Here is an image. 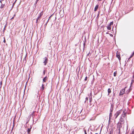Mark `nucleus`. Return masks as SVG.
I'll use <instances>...</instances> for the list:
<instances>
[{
  "label": "nucleus",
  "mask_w": 134,
  "mask_h": 134,
  "mask_svg": "<svg viewBox=\"0 0 134 134\" xmlns=\"http://www.w3.org/2000/svg\"><path fill=\"white\" fill-rule=\"evenodd\" d=\"M88 79V77L87 76H86V77L85 78V80L86 81L87 80V79Z\"/></svg>",
  "instance_id": "nucleus-21"
},
{
  "label": "nucleus",
  "mask_w": 134,
  "mask_h": 134,
  "mask_svg": "<svg viewBox=\"0 0 134 134\" xmlns=\"http://www.w3.org/2000/svg\"><path fill=\"white\" fill-rule=\"evenodd\" d=\"M134 52H133V53H132V55H131V57H130V58H131V57H133V55H134Z\"/></svg>",
  "instance_id": "nucleus-22"
},
{
  "label": "nucleus",
  "mask_w": 134,
  "mask_h": 134,
  "mask_svg": "<svg viewBox=\"0 0 134 134\" xmlns=\"http://www.w3.org/2000/svg\"><path fill=\"white\" fill-rule=\"evenodd\" d=\"M38 19H36V23H37L38 22Z\"/></svg>",
  "instance_id": "nucleus-25"
},
{
  "label": "nucleus",
  "mask_w": 134,
  "mask_h": 134,
  "mask_svg": "<svg viewBox=\"0 0 134 134\" xmlns=\"http://www.w3.org/2000/svg\"><path fill=\"white\" fill-rule=\"evenodd\" d=\"M41 88L42 91H43L44 89V85L43 84L42 85Z\"/></svg>",
  "instance_id": "nucleus-8"
},
{
  "label": "nucleus",
  "mask_w": 134,
  "mask_h": 134,
  "mask_svg": "<svg viewBox=\"0 0 134 134\" xmlns=\"http://www.w3.org/2000/svg\"><path fill=\"white\" fill-rule=\"evenodd\" d=\"M120 111H117L116 113L114 115V117L115 119H116L119 116V115L120 114Z\"/></svg>",
  "instance_id": "nucleus-2"
},
{
  "label": "nucleus",
  "mask_w": 134,
  "mask_h": 134,
  "mask_svg": "<svg viewBox=\"0 0 134 134\" xmlns=\"http://www.w3.org/2000/svg\"><path fill=\"white\" fill-rule=\"evenodd\" d=\"M125 134H128V133H126Z\"/></svg>",
  "instance_id": "nucleus-33"
},
{
  "label": "nucleus",
  "mask_w": 134,
  "mask_h": 134,
  "mask_svg": "<svg viewBox=\"0 0 134 134\" xmlns=\"http://www.w3.org/2000/svg\"><path fill=\"white\" fill-rule=\"evenodd\" d=\"M124 121V120L123 119L121 118L120 119V121L121 122H122Z\"/></svg>",
  "instance_id": "nucleus-19"
},
{
  "label": "nucleus",
  "mask_w": 134,
  "mask_h": 134,
  "mask_svg": "<svg viewBox=\"0 0 134 134\" xmlns=\"http://www.w3.org/2000/svg\"><path fill=\"white\" fill-rule=\"evenodd\" d=\"M47 80V77H45L43 79V82H45Z\"/></svg>",
  "instance_id": "nucleus-12"
},
{
  "label": "nucleus",
  "mask_w": 134,
  "mask_h": 134,
  "mask_svg": "<svg viewBox=\"0 0 134 134\" xmlns=\"http://www.w3.org/2000/svg\"><path fill=\"white\" fill-rule=\"evenodd\" d=\"M43 74L44 75L45 73V70H44L43 71Z\"/></svg>",
  "instance_id": "nucleus-24"
},
{
  "label": "nucleus",
  "mask_w": 134,
  "mask_h": 134,
  "mask_svg": "<svg viewBox=\"0 0 134 134\" xmlns=\"http://www.w3.org/2000/svg\"><path fill=\"white\" fill-rule=\"evenodd\" d=\"M43 63H44V65H46L47 64L48 62V58L46 57H44L43 59Z\"/></svg>",
  "instance_id": "nucleus-1"
},
{
  "label": "nucleus",
  "mask_w": 134,
  "mask_h": 134,
  "mask_svg": "<svg viewBox=\"0 0 134 134\" xmlns=\"http://www.w3.org/2000/svg\"><path fill=\"white\" fill-rule=\"evenodd\" d=\"M108 95L111 92L110 89V88H108Z\"/></svg>",
  "instance_id": "nucleus-9"
},
{
  "label": "nucleus",
  "mask_w": 134,
  "mask_h": 134,
  "mask_svg": "<svg viewBox=\"0 0 134 134\" xmlns=\"http://www.w3.org/2000/svg\"><path fill=\"white\" fill-rule=\"evenodd\" d=\"M95 134H98V133H96Z\"/></svg>",
  "instance_id": "nucleus-36"
},
{
  "label": "nucleus",
  "mask_w": 134,
  "mask_h": 134,
  "mask_svg": "<svg viewBox=\"0 0 134 134\" xmlns=\"http://www.w3.org/2000/svg\"><path fill=\"white\" fill-rule=\"evenodd\" d=\"M39 92V91L38 90V91H36V93L35 94V95L37 97L38 96Z\"/></svg>",
  "instance_id": "nucleus-10"
},
{
  "label": "nucleus",
  "mask_w": 134,
  "mask_h": 134,
  "mask_svg": "<svg viewBox=\"0 0 134 134\" xmlns=\"http://www.w3.org/2000/svg\"><path fill=\"white\" fill-rule=\"evenodd\" d=\"M113 22H111L109 25H110V26H111L112 25H113Z\"/></svg>",
  "instance_id": "nucleus-18"
},
{
  "label": "nucleus",
  "mask_w": 134,
  "mask_h": 134,
  "mask_svg": "<svg viewBox=\"0 0 134 134\" xmlns=\"http://www.w3.org/2000/svg\"><path fill=\"white\" fill-rule=\"evenodd\" d=\"M39 0H36V3H37V2H38V1H39Z\"/></svg>",
  "instance_id": "nucleus-30"
},
{
  "label": "nucleus",
  "mask_w": 134,
  "mask_h": 134,
  "mask_svg": "<svg viewBox=\"0 0 134 134\" xmlns=\"http://www.w3.org/2000/svg\"><path fill=\"white\" fill-rule=\"evenodd\" d=\"M126 113L127 112L126 111H124L122 115V116L124 117L126 115Z\"/></svg>",
  "instance_id": "nucleus-6"
},
{
  "label": "nucleus",
  "mask_w": 134,
  "mask_h": 134,
  "mask_svg": "<svg viewBox=\"0 0 134 134\" xmlns=\"http://www.w3.org/2000/svg\"><path fill=\"white\" fill-rule=\"evenodd\" d=\"M130 134H134V129L133 131H132L131 133Z\"/></svg>",
  "instance_id": "nucleus-20"
},
{
  "label": "nucleus",
  "mask_w": 134,
  "mask_h": 134,
  "mask_svg": "<svg viewBox=\"0 0 134 134\" xmlns=\"http://www.w3.org/2000/svg\"><path fill=\"white\" fill-rule=\"evenodd\" d=\"M26 55L24 58V60H26Z\"/></svg>",
  "instance_id": "nucleus-26"
},
{
  "label": "nucleus",
  "mask_w": 134,
  "mask_h": 134,
  "mask_svg": "<svg viewBox=\"0 0 134 134\" xmlns=\"http://www.w3.org/2000/svg\"><path fill=\"white\" fill-rule=\"evenodd\" d=\"M91 94H92V93H90V95H91Z\"/></svg>",
  "instance_id": "nucleus-34"
},
{
  "label": "nucleus",
  "mask_w": 134,
  "mask_h": 134,
  "mask_svg": "<svg viewBox=\"0 0 134 134\" xmlns=\"http://www.w3.org/2000/svg\"><path fill=\"white\" fill-rule=\"evenodd\" d=\"M3 42H4V43H5V39H4L3 41Z\"/></svg>",
  "instance_id": "nucleus-27"
},
{
  "label": "nucleus",
  "mask_w": 134,
  "mask_h": 134,
  "mask_svg": "<svg viewBox=\"0 0 134 134\" xmlns=\"http://www.w3.org/2000/svg\"><path fill=\"white\" fill-rule=\"evenodd\" d=\"M107 28L108 30H110L111 29V26L110 25H108L107 26Z\"/></svg>",
  "instance_id": "nucleus-11"
},
{
  "label": "nucleus",
  "mask_w": 134,
  "mask_h": 134,
  "mask_svg": "<svg viewBox=\"0 0 134 134\" xmlns=\"http://www.w3.org/2000/svg\"><path fill=\"white\" fill-rule=\"evenodd\" d=\"M116 57L118 58L119 59H120V55L119 53L117 51L116 53Z\"/></svg>",
  "instance_id": "nucleus-4"
},
{
  "label": "nucleus",
  "mask_w": 134,
  "mask_h": 134,
  "mask_svg": "<svg viewBox=\"0 0 134 134\" xmlns=\"http://www.w3.org/2000/svg\"><path fill=\"white\" fill-rule=\"evenodd\" d=\"M117 72L116 71L114 73V76H115Z\"/></svg>",
  "instance_id": "nucleus-17"
},
{
  "label": "nucleus",
  "mask_w": 134,
  "mask_h": 134,
  "mask_svg": "<svg viewBox=\"0 0 134 134\" xmlns=\"http://www.w3.org/2000/svg\"><path fill=\"white\" fill-rule=\"evenodd\" d=\"M48 20H49V19L48 20V21H47V23H46V24H47V23H48Z\"/></svg>",
  "instance_id": "nucleus-31"
},
{
  "label": "nucleus",
  "mask_w": 134,
  "mask_h": 134,
  "mask_svg": "<svg viewBox=\"0 0 134 134\" xmlns=\"http://www.w3.org/2000/svg\"><path fill=\"white\" fill-rule=\"evenodd\" d=\"M86 99H88V98H86Z\"/></svg>",
  "instance_id": "nucleus-32"
},
{
  "label": "nucleus",
  "mask_w": 134,
  "mask_h": 134,
  "mask_svg": "<svg viewBox=\"0 0 134 134\" xmlns=\"http://www.w3.org/2000/svg\"><path fill=\"white\" fill-rule=\"evenodd\" d=\"M4 4H2L1 5V8H3V7H4Z\"/></svg>",
  "instance_id": "nucleus-15"
},
{
  "label": "nucleus",
  "mask_w": 134,
  "mask_h": 134,
  "mask_svg": "<svg viewBox=\"0 0 134 134\" xmlns=\"http://www.w3.org/2000/svg\"><path fill=\"white\" fill-rule=\"evenodd\" d=\"M3 1L2 0H1L0 1V2L2 3V1Z\"/></svg>",
  "instance_id": "nucleus-29"
},
{
  "label": "nucleus",
  "mask_w": 134,
  "mask_h": 134,
  "mask_svg": "<svg viewBox=\"0 0 134 134\" xmlns=\"http://www.w3.org/2000/svg\"><path fill=\"white\" fill-rule=\"evenodd\" d=\"M126 88L125 87L124 88V89H123L121 90V91L120 92V93H119L120 95H123L125 93V89Z\"/></svg>",
  "instance_id": "nucleus-3"
},
{
  "label": "nucleus",
  "mask_w": 134,
  "mask_h": 134,
  "mask_svg": "<svg viewBox=\"0 0 134 134\" xmlns=\"http://www.w3.org/2000/svg\"><path fill=\"white\" fill-rule=\"evenodd\" d=\"M84 131L85 134H87V133H86V130L84 129Z\"/></svg>",
  "instance_id": "nucleus-23"
},
{
  "label": "nucleus",
  "mask_w": 134,
  "mask_h": 134,
  "mask_svg": "<svg viewBox=\"0 0 134 134\" xmlns=\"http://www.w3.org/2000/svg\"><path fill=\"white\" fill-rule=\"evenodd\" d=\"M43 13L42 12L41 13L37 19H39L41 17V16H42V15H43Z\"/></svg>",
  "instance_id": "nucleus-5"
},
{
  "label": "nucleus",
  "mask_w": 134,
  "mask_h": 134,
  "mask_svg": "<svg viewBox=\"0 0 134 134\" xmlns=\"http://www.w3.org/2000/svg\"><path fill=\"white\" fill-rule=\"evenodd\" d=\"M113 107H111V109H110V112H111V113H112V111L113 110Z\"/></svg>",
  "instance_id": "nucleus-16"
},
{
  "label": "nucleus",
  "mask_w": 134,
  "mask_h": 134,
  "mask_svg": "<svg viewBox=\"0 0 134 134\" xmlns=\"http://www.w3.org/2000/svg\"><path fill=\"white\" fill-rule=\"evenodd\" d=\"M31 127L30 128H28L27 130V132L28 134H29L30 131H31Z\"/></svg>",
  "instance_id": "nucleus-14"
},
{
  "label": "nucleus",
  "mask_w": 134,
  "mask_h": 134,
  "mask_svg": "<svg viewBox=\"0 0 134 134\" xmlns=\"http://www.w3.org/2000/svg\"><path fill=\"white\" fill-rule=\"evenodd\" d=\"M98 6H99L98 5H96V6L95 7V8L94 9V11L95 12L97 10L98 8Z\"/></svg>",
  "instance_id": "nucleus-7"
},
{
  "label": "nucleus",
  "mask_w": 134,
  "mask_h": 134,
  "mask_svg": "<svg viewBox=\"0 0 134 134\" xmlns=\"http://www.w3.org/2000/svg\"><path fill=\"white\" fill-rule=\"evenodd\" d=\"M101 0H98V1H101Z\"/></svg>",
  "instance_id": "nucleus-35"
},
{
  "label": "nucleus",
  "mask_w": 134,
  "mask_h": 134,
  "mask_svg": "<svg viewBox=\"0 0 134 134\" xmlns=\"http://www.w3.org/2000/svg\"><path fill=\"white\" fill-rule=\"evenodd\" d=\"M90 101H91V100H91V99H90Z\"/></svg>",
  "instance_id": "nucleus-37"
},
{
  "label": "nucleus",
  "mask_w": 134,
  "mask_h": 134,
  "mask_svg": "<svg viewBox=\"0 0 134 134\" xmlns=\"http://www.w3.org/2000/svg\"><path fill=\"white\" fill-rule=\"evenodd\" d=\"M112 116V113H111V112H110L109 114V121L110 119H111V117Z\"/></svg>",
  "instance_id": "nucleus-13"
},
{
  "label": "nucleus",
  "mask_w": 134,
  "mask_h": 134,
  "mask_svg": "<svg viewBox=\"0 0 134 134\" xmlns=\"http://www.w3.org/2000/svg\"><path fill=\"white\" fill-rule=\"evenodd\" d=\"M0 84L1 85H2V81H1L0 82Z\"/></svg>",
  "instance_id": "nucleus-28"
}]
</instances>
